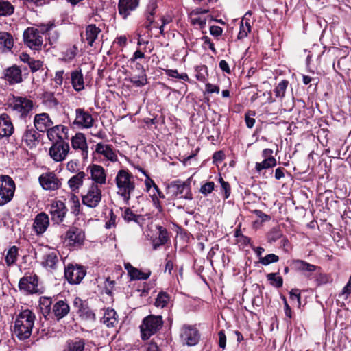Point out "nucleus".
<instances>
[{"label": "nucleus", "mask_w": 351, "mask_h": 351, "mask_svg": "<svg viewBox=\"0 0 351 351\" xmlns=\"http://www.w3.org/2000/svg\"><path fill=\"white\" fill-rule=\"evenodd\" d=\"M35 319V314L29 309H25L16 315L14 332L20 340L27 339L31 336Z\"/></svg>", "instance_id": "nucleus-1"}, {"label": "nucleus", "mask_w": 351, "mask_h": 351, "mask_svg": "<svg viewBox=\"0 0 351 351\" xmlns=\"http://www.w3.org/2000/svg\"><path fill=\"white\" fill-rule=\"evenodd\" d=\"M115 182L117 187V194L123 198L126 204H128L131 195L136 187L134 177L128 170L121 169L117 172Z\"/></svg>", "instance_id": "nucleus-2"}, {"label": "nucleus", "mask_w": 351, "mask_h": 351, "mask_svg": "<svg viewBox=\"0 0 351 351\" xmlns=\"http://www.w3.org/2000/svg\"><path fill=\"white\" fill-rule=\"evenodd\" d=\"M163 320L160 315H150L145 317L140 326L141 338L148 339L156 333L162 326Z\"/></svg>", "instance_id": "nucleus-3"}, {"label": "nucleus", "mask_w": 351, "mask_h": 351, "mask_svg": "<svg viewBox=\"0 0 351 351\" xmlns=\"http://www.w3.org/2000/svg\"><path fill=\"white\" fill-rule=\"evenodd\" d=\"M10 108L20 119H25L31 114L34 103L25 97L14 96Z\"/></svg>", "instance_id": "nucleus-4"}, {"label": "nucleus", "mask_w": 351, "mask_h": 351, "mask_svg": "<svg viewBox=\"0 0 351 351\" xmlns=\"http://www.w3.org/2000/svg\"><path fill=\"white\" fill-rule=\"evenodd\" d=\"M15 191V183L9 176H0V206L10 202Z\"/></svg>", "instance_id": "nucleus-5"}, {"label": "nucleus", "mask_w": 351, "mask_h": 351, "mask_svg": "<svg viewBox=\"0 0 351 351\" xmlns=\"http://www.w3.org/2000/svg\"><path fill=\"white\" fill-rule=\"evenodd\" d=\"M101 190L98 185L91 184L85 195L82 196V204L89 208H96L101 200Z\"/></svg>", "instance_id": "nucleus-6"}, {"label": "nucleus", "mask_w": 351, "mask_h": 351, "mask_svg": "<svg viewBox=\"0 0 351 351\" xmlns=\"http://www.w3.org/2000/svg\"><path fill=\"white\" fill-rule=\"evenodd\" d=\"M25 44L33 50H40L43 46V37L38 29L28 27L23 33Z\"/></svg>", "instance_id": "nucleus-7"}, {"label": "nucleus", "mask_w": 351, "mask_h": 351, "mask_svg": "<svg viewBox=\"0 0 351 351\" xmlns=\"http://www.w3.org/2000/svg\"><path fill=\"white\" fill-rule=\"evenodd\" d=\"M180 337L182 342L189 346L196 345L199 339V334L197 328L187 324L183 325L180 328Z\"/></svg>", "instance_id": "nucleus-8"}, {"label": "nucleus", "mask_w": 351, "mask_h": 351, "mask_svg": "<svg viewBox=\"0 0 351 351\" xmlns=\"http://www.w3.org/2000/svg\"><path fill=\"white\" fill-rule=\"evenodd\" d=\"M69 149V145L67 142L59 141L53 143L49 148V154L54 161L62 162L66 158Z\"/></svg>", "instance_id": "nucleus-9"}, {"label": "nucleus", "mask_w": 351, "mask_h": 351, "mask_svg": "<svg viewBox=\"0 0 351 351\" xmlns=\"http://www.w3.org/2000/svg\"><path fill=\"white\" fill-rule=\"evenodd\" d=\"M49 212L51 215V220L58 224L63 221L67 213V208L63 202L56 200L49 205Z\"/></svg>", "instance_id": "nucleus-10"}, {"label": "nucleus", "mask_w": 351, "mask_h": 351, "mask_svg": "<svg viewBox=\"0 0 351 351\" xmlns=\"http://www.w3.org/2000/svg\"><path fill=\"white\" fill-rule=\"evenodd\" d=\"M85 235L82 229L71 227L65 235L64 243L71 247H78L83 244Z\"/></svg>", "instance_id": "nucleus-11"}, {"label": "nucleus", "mask_w": 351, "mask_h": 351, "mask_svg": "<svg viewBox=\"0 0 351 351\" xmlns=\"http://www.w3.org/2000/svg\"><path fill=\"white\" fill-rule=\"evenodd\" d=\"M86 275L82 266L69 265L64 268V276L70 284H79Z\"/></svg>", "instance_id": "nucleus-12"}, {"label": "nucleus", "mask_w": 351, "mask_h": 351, "mask_svg": "<svg viewBox=\"0 0 351 351\" xmlns=\"http://www.w3.org/2000/svg\"><path fill=\"white\" fill-rule=\"evenodd\" d=\"M19 287L26 293L38 292V278L36 274L25 276L19 280Z\"/></svg>", "instance_id": "nucleus-13"}, {"label": "nucleus", "mask_w": 351, "mask_h": 351, "mask_svg": "<svg viewBox=\"0 0 351 351\" xmlns=\"http://www.w3.org/2000/svg\"><path fill=\"white\" fill-rule=\"evenodd\" d=\"M39 182L45 190L54 191L58 189L61 186V182L52 172L43 173L39 177Z\"/></svg>", "instance_id": "nucleus-14"}, {"label": "nucleus", "mask_w": 351, "mask_h": 351, "mask_svg": "<svg viewBox=\"0 0 351 351\" xmlns=\"http://www.w3.org/2000/svg\"><path fill=\"white\" fill-rule=\"evenodd\" d=\"M1 77L10 85L21 83L23 81L22 71L19 66L12 65L6 68L3 71Z\"/></svg>", "instance_id": "nucleus-15"}, {"label": "nucleus", "mask_w": 351, "mask_h": 351, "mask_svg": "<svg viewBox=\"0 0 351 351\" xmlns=\"http://www.w3.org/2000/svg\"><path fill=\"white\" fill-rule=\"evenodd\" d=\"M94 119L92 115L84 108L75 109V119L73 124L82 128H90L93 125Z\"/></svg>", "instance_id": "nucleus-16"}, {"label": "nucleus", "mask_w": 351, "mask_h": 351, "mask_svg": "<svg viewBox=\"0 0 351 351\" xmlns=\"http://www.w3.org/2000/svg\"><path fill=\"white\" fill-rule=\"evenodd\" d=\"M68 131L69 129L67 127L62 125H58L49 128L46 132L48 139L56 143L68 138Z\"/></svg>", "instance_id": "nucleus-17"}, {"label": "nucleus", "mask_w": 351, "mask_h": 351, "mask_svg": "<svg viewBox=\"0 0 351 351\" xmlns=\"http://www.w3.org/2000/svg\"><path fill=\"white\" fill-rule=\"evenodd\" d=\"M70 312V306L66 301L58 300L52 306L49 317L60 321L65 317Z\"/></svg>", "instance_id": "nucleus-18"}, {"label": "nucleus", "mask_w": 351, "mask_h": 351, "mask_svg": "<svg viewBox=\"0 0 351 351\" xmlns=\"http://www.w3.org/2000/svg\"><path fill=\"white\" fill-rule=\"evenodd\" d=\"M87 171L90 174V179L94 182L93 184L103 185L106 182V174L103 167L99 165H89Z\"/></svg>", "instance_id": "nucleus-19"}, {"label": "nucleus", "mask_w": 351, "mask_h": 351, "mask_svg": "<svg viewBox=\"0 0 351 351\" xmlns=\"http://www.w3.org/2000/svg\"><path fill=\"white\" fill-rule=\"evenodd\" d=\"M39 133L33 128L27 127L22 136V142L29 148L36 147L39 143Z\"/></svg>", "instance_id": "nucleus-20"}, {"label": "nucleus", "mask_w": 351, "mask_h": 351, "mask_svg": "<svg viewBox=\"0 0 351 351\" xmlns=\"http://www.w3.org/2000/svg\"><path fill=\"white\" fill-rule=\"evenodd\" d=\"M49 226V219L45 213H38L34 219L33 229L36 235L43 234Z\"/></svg>", "instance_id": "nucleus-21"}, {"label": "nucleus", "mask_w": 351, "mask_h": 351, "mask_svg": "<svg viewBox=\"0 0 351 351\" xmlns=\"http://www.w3.org/2000/svg\"><path fill=\"white\" fill-rule=\"evenodd\" d=\"M139 4V0H119L118 3L119 14L125 19L135 10Z\"/></svg>", "instance_id": "nucleus-22"}, {"label": "nucleus", "mask_w": 351, "mask_h": 351, "mask_svg": "<svg viewBox=\"0 0 351 351\" xmlns=\"http://www.w3.org/2000/svg\"><path fill=\"white\" fill-rule=\"evenodd\" d=\"M34 125L38 131L45 132L52 126L53 121L49 115L44 112L34 116Z\"/></svg>", "instance_id": "nucleus-23"}, {"label": "nucleus", "mask_w": 351, "mask_h": 351, "mask_svg": "<svg viewBox=\"0 0 351 351\" xmlns=\"http://www.w3.org/2000/svg\"><path fill=\"white\" fill-rule=\"evenodd\" d=\"M71 145L74 149H80L82 151L83 158L88 157V147L84 134L79 132L73 136L71 138Z\"/></svg>", "instance_id": "nucleus-24"}, {"label": "nucleus", "mask_w": 351, "mask_h": 351, "mask_svg": "<svg viewBox=\"0 0 351 351\" xmlns=\"http://www.w3.org/2000/svg\"><path fill=\"white\" fill-rule=\"evenodd\" d=\"M14 132L11 119L6 113L0 114V138L10 136Z\"/></svg>", "instance_id": "nucleus-25"}, {"label": "nucleus", "mask_w": 351, "mask_h": 351, "mask_svg": "<svg viewBox=\"0 0 351 351\" xmlns=\"http://www.w3.org/2000/svg\"><path fill=\"white\" fill-rule=\"evenodd\" d=\"M172 186L176 188L175 195L179 198L192 199V194L190 191V184L180 181H176L172 184Z\"/></svg>", "instance_id": "nucleus-26"}, {"label": "nucleus", "mask_w": 351, "mask_h": 351, "mask_svg": "<svg viewBox=\"0 0 351 351\" xmlns=\"http://www.w3.org/2000/svg\"><path fill=\"white\" fill-rule=\"evenodd\" d=\"M95 152L97 154L103 155L111 162H116L118 160L117 156L111 145L99 143L96 145Z\"/></svg>", "instance_id": "nucleus-27"}, {"label": "nucleus", "mask_w": 351, "mask_h": 351, "mask_svg": "<svg viewBox=\"0 0 351 351\" xmlns=\"http://www.w3.org/2000/svg\"><path fill=\"white\" fill-rule=\"evenodd\" d=\"M58 255V253L56 251H51L46 253L43 256L42 265L51 269H57L60 264V260Z\"/></svg>", "instance_id": "nucleus-28"}, {"label": "nucleus", "mask_w": 351, "mask_h": 351, "mask_svg": "<svg viewBox=\"0 0 351 351\" xmlns=\"http://www.w3.org/2000/svg\"><path fill=\"white\" fill-rule=\"evenodd\" d=\"M125 269L127 270L131 280H147L151 275V271L143 272L129 263H125Z\"/></svg>", "instance_id": "nucleus-29"}, {"label": "nucleus", "mask_w": 351, "mask_h": 351, "mask_svg": "<svg viewBox=\"0 0 351 351\" xmlns=\"http://www.w3.org/2000/svg\"><path fill=\"white\" fill-rule=\"evenodd\" d=\"M86 341L84 339L75 337L66 341L63 351H84Z\"/></svg>", "instance_id": "nucleus-30"}, {"label": "nucleus", "mask_w": 351, "mask_h": 351, "mask_svg": "<svg viewBox=\"0 0 351 351\" xmlns=\"http://www.w3.org/2000/svg\"><path fill=\"white\" fill-rule=\"evenodd\" d=\"M291 265L296 271L303 273H311L315 271L318 268L314 265L299 259L293 260L291 262Z\"/></svg>", "instance_id": "nucleus-31"}, {"label": "nucleus", "mask_w": 351, "mask_h": 351, "mask_svg": "<svg viewBox=\"0 0 351 351\" xmlns=\"http://www.w3.org/2000/svg\"><path fill=\"white\" fill-rule=\"evenodd\" d=\"M14 40L12 35L5 32H0V51L7 52L13 47Z\"/></svg>", "instance_id": "nucleus-32"}, {"label": "nucleus", "mask_w": 351, "mask_h": 351, "mask_svg": "<svg viewBox=\"0 0 351 351\" xmlns=\"http://www.w3.org/2000/svg\"><path fill=\"white\" fill-rule=\"evenodd\" d=\"M71 83L75 90L80 92L84 88L83 74L81 70H75L71 73Z\"/></svg>", "instance_id": "nucleus-33"}, {"label": "nucleus", "mask_w": 351, "mask_h": 351, "mask_svg": "<svg viewBox=\"0 0 351 351\" xmlns=\"http://www.w3.org/2000/svg\"><path fill=\"white\" fill-rule=\"evenodd\" d=\"M86 173L84 171H80L72 176L68 181V185L73 192H76L82 186Z\"/></svg>", "instance_id": "nucleus-34"}, {"label": "nucleus", "mask_w": 351, "mask_h": 351, "mask_svg": "<svg viewBox=\"0 0 351 351\" xmlns=\"http://www.w3.org/2000/svg\"><path fill=\"white\" fill-rule=\"evenodd\" d=\"M158 235L152 241L153 249L156 250L159 246L167 243L169 239L168 232L166 228L158 226Z\"/></svg>", "instance_id": "nucleus-35"}, {"label": "nucleus", "mask_w": 351, "mask_h": 351, "mask_svg": "<svg viewBox=\"0 0 351 351\" xmlns=\"http://www.w3.org/2000/svg\"><path fill=\"white\" fill-rule=\"evenodd\" d=\"M100 32L101 29L95 25L91 24L86 26L85 31L86 40L89 46H93V43L97 38Z\"/></svg>", "instance_id": "nucleus-36"}, {"label": "nucleus", "mask_w": 351, "mask_h": 351, "mask_svg": "<svg viewBox=\"0 0 351 351\" xmlns=\"http://www.w3.org/2000/svg\"><path fill=\"white\" fill-rule=\"evenodd\" d=\"M102 322L108 327H114L118 324L116 311L114 309H106L102 317Z\"/></svg>", "instance_id": "nucleus-37"}, {"label": "nucleus", "mask_w": 351, "mask_h": 351, "mask_svg": "<svg viewBox=\"0 0 351 351\" xmlns=\"http://www.w3.org/2000/svg\"><path fill=\"white\" fill-rule=\"evenodd\" d=\"M40 311L43 316L47 318L51 315L52 310V299L48 297H41L39 300Z\"/></svg>", "instance_id": "nucleus-38"}, {"label": "nucleus", "mask_w": 351, "mask_h": 351, "mask_svg": "<svg viewBox=\"0 0 351 351\" xmlns=\"http://www.w3.org/2000/svg\"><path fill=\"white\" fill-rule=\"evenodd\" d=\"M19 255V248L13 245L10 247L5 256V261L8 266L13 265L16 263Z\"/></svg>", "instance_id": "nucleus-39"}, {"label": "nucleus", "mask_w": 351, "mask_h": 351, "mask_svg": "<svg viewBox=\"0 0 351 351\" xmlns=\"http://www.w3.org/2000/svg\"><path fill=\"white\" fill-rule=\"evenodd\" d=\"M122 216L124 220L128 223L135 222L140 224L141 220L143 219L141 215L135 214L130 208H125Z\"/></svg>", "instance_id": "nucleus-40"}, {"label": "nucleus", "mask_w": 351, "mask_h": 351, "mask_svg": "<svg viewBox=\"0 0 351 351\" xmlns=\"http://www.w3.org/2000/svg\"><path fill=\"white\" fill-rule=\"evenodd\" d=\"M128 80L136 87H141L147 84V79L146 74L130 75Z\"/></svg>", "instance_id": "nucleus-41"}, {"label": "nucleus", "mask_w": 351, "mask_h": 351, "mask_svg": "<svg viewBox=\"0 0 351 351\" xmlns=\"http://www.w3.org/2000/svg\"><path fill=\"white\" fill-rule=\"evenodd\" d=\"M276 163L277 162L275 158L264 159L262 162L256 163L255 169L257 172L260 173L263 169L275 167Z\"/></svg>", "instance_id": "nucleus-42"}, {"label": "nucleus", "mask_w": 351, "mask_h": 351, "mask_svg": "<svg viewBox=\"0 0 351 351\" xmlns=\"http://www.w3.org/2000/svg\"><path fill=\"white\" fill-rule=\"evenodd\" d=\"M14 7L8 1L0 0V16H10L14 13Z\"/></svg>", "instance_id": "nucleus-43"}, {"label": "nucleus", "mask_w": 351, "mask_h": 351, "mask_svg": "<svg viewBox=\"0 0 351 351\" xmlns=\"http://www.w3.org/2000/svg\"><path fill=\"white\" fill-rule=\"evenodd\" d=\"M289 85V81L283 80L280 82L274 89L275 96L278 98L282 99L285 96V92Z\"/></svg>", "instance_id": "nucleus-44"}, {"label": "nucleus", "mask_w": 351, "mask_h": 351, "mask_svg": "<svg viewBox=\"0 0 351 351\" xmlns=\"http://www.w3.org/2000/svg\"><path fill=\"white\" fill-rule=\"evenodd\" d=\"M169 300V295L166 292L161 291L158 294L154 304L157 307L164 308L168 304Z\"/></svg>", "instance_id": "nucleus-45"}, {"label": "nucleus", "mask_w": 351, "mask_h": 351, "mask_svg": "<svg viewBox=\"0 0 351 351\" xmlns=\"http://www.w3.org/2000/svg\"><path fill=\"white\" fill-rule=\"evenodd\" d=\"M278 273H270L267 275V280L271 286L280 288L283 285V279L281 276H277Z\"/></svg>", "instance_id": "nucleus-46"}, {"label": "nucleus", "mask_w": 351, "mask_h": 351, "mask_svg": "<svg viewBox=\"0 0 351 351\" xmlns=\"http://www.w3.org/2000/svg\"><path fill=\"white\" fill-rule=\"evenodd\" d=\"M77 314L82 319L85 320L93 321L95 319L94 313H93L86 304H85L82 309L79 310V313Z\"/></svg>", "instance_id": "nucleus-47"}, {"label": "nucleus", "mask_w": 351, "mask_h": 351, "mask_svg": "<svg viewBox=\"0 0 351 351\" xmlns=\"http://www.w3.org/2000/svg\"><path fill=\"white\" fill-rule=\"evenodd\" d=\"M165 72L166 75H168L169 77L180 79V80H182L184 81L189 80V77L186 73H184L180 74V73H178V72L176 69H166V70H165Z\"/></svg>", "instance_id": "nucleus-48"}, {"label": "nucleus", "mask_w": 351, "mask_h": 351, "mask_svg": "<svg viewBox=\"0 0 351 351\" xmlns=\"http://www.w3.org/2000/svg\"><path fill=\"white\" fill-rule=\"evenodd\" d=\"M155 14V8H148V12L146 15V22L144 26L146 29H150L152 24L154 23V16Z\"/></svg>", "instance_id": "nucleus-49"}, {"label": "nucleus", "mask_w": 351, "mask_h": 351, "mask_svg": "<svg viewBox=\"0 0 351 351\" xmlns=\"http://www.w3.org/2000/svg\"><path fill=\"white\" fill-rule=\"evenodd\" d=\"M279 260V257L274 254H269L265 257H261L259 261L264 265H267L270 263H276Z\"/></svg>", "instance_id": "nucleus-50"}, {"label": "nucleus", "mask_w": 351, "mask_h": 351, "mask_svg": "<svg viewBox=\"0 0 351 351\" xmlns=\"http://www.w3.org/2000/svg\"><path fill=\"white\" fill-rule=\"evenodd\" d=\"M214 189L215 183L213 182H207L201 186L199 192L204 195L206 196L211 193Z\"/></svg>", "instance_id": "nucleus-51"}, {"label": "nucleus", "mask_w": 351, "mask_h": 351, "mask_svg": "<svg viewBox=\"0 0 351 351\" xmlns=\"http://www.w3.org/2000/svg\"><path fill=\"white\" fill-rule=\"evenodd\" d=\"M282 236L281 232L278 228H273L268 234V242L272 243L276 242L278 239Z\"/></svg>", "instance_id": "nucleus-52"}, {"label": "nucleus", "mask_w": 351, "mask_h": 351, "mask_svg": "<svg viewBox=\"0 0 351 351\" xmlns=\"http://www.w3.org/2000/svg\"><path fill=\"white\" fill-rule=\"evenodd\" d=\"M77 53V47L76 45H73L71 47L68 49L66 52L64 57L66 59L69 60H71L74 59V58L76 56Z\"/></svg>", "instance_id": "nucleus-53"}, {"label": "nucleus", "mask_w": 351, "mask_h": 351, "mask_svg": "<svg viewBox=\"0 0 351 351\" xmlns=\"http://www.w3.org/2000/svg\"><path fill=\"white\" fill-rule=\"evenodd\" d=\"M251 32V29L248 27H246V25H244L243 23H241L240 24V29L239 32L238 34V38L239 39H243L247 36L248 34Z\"/></svg>", "instance_id": "nucleus-54"}, {"label": "nucleus", "mask_w": 351, "mask_h": 351, "mask_svg": "<svg viewBox=\"0 0 351 351\" xmlns=\"http://www.w3.org/2000/svg\"><path fill=\"white\" fill-rule=\"evenodd\" d=\"M191 23L193 25H199L201 29H203L206 26V19L197 16L191 18Z\"/></svg>", "instance_id": "nucleus-55"}, {"label": "nucleus", "mask_w": 351, "mask_h": 351, "mask_svg": "<svg viewBox=\"0 0 351 351\" xmlns=\"http://www.w3.org/2000/svg\"><path fill=\"white\" fill-rule=\"evenodd\" d=\"M219 182L221 183V188L224 191V198L228 199L230 195V186L229 183L224 181L222 178H219Z\"/></svg>", "instance_id": "nucleus-56"}, {"label": "nucleus", "mask_w": 351, "mask_h": 351, "mask_svg": "<svg viewBox=\"0 0 351 351\" xmlns=\"http://www.w3.org/2000/svg\"><path fill=\"white\" fill-rule=\"evenodd\" d=\"M141 171L146 176V179L145 180V185L146 190L149 191L152 187L154 189V186H157L154 181L149 178L148 175H147L146 172L141 169Z\"/></svg>", "instance_id": "nucleus-57"}, {"label": "nucleus", "mask_w": 351, "mask_h": 351, "mask_svg": "<svg viewBox=\"0 0 351 351\" xmlns=\"http://www.w3.org/2000/svg\"><path fill=\"white\" fill-rule=\"evenodd\" d=\"M29 66L32 72H36L42 68L43 63L40 60H33Z\"/></svg>", "instance_id": "nucleus-58"}, {"label": "nucleus", "mask_w": 351, "mask_h": 351, "mask_svg": "<svg viewBox=\"0 0 351 351\" xmlns=\"http://www.w3.org/2000/svg\"><path fill=\"white\" fill-rule=\"evenodd\" d=\"M316 280L317 282V285H319L322 284H326L331 281L330 278L328 275L323 274H320L319 276L317 278Z\"/></svg>", "instance_id": "nucleus-59"}, {"label": "nucleus", "mask_w": 351, "mask_h": 351, "mask_svg": "<svg viewBox=\"0 0 351 351\" xmlns=\"http://www.w3.org/2000/svg\"><path fill=\"white\" fill-rule=\"evenodd\" d=\"M110 219L106 223L105 227L110 229L115 226L116 223V215L113 213L112 210L110 213Z\"/></svg>", "instance_id": "nucleus-60"}, {"label": "nucleus", "mask_w": 351, "mask_h": 351, "mask_svg": "<svg viewBox=\"0 0 351 351\" xmlns=\"http://www.w3.org/2000/svg\"><path fill=\"white\" fill-rule=\"evenodd\" d=\"M222 28L219 26L213 25L210 27V33L215 37H219L222 34Z\"/></svg>", "instance_id": "nucleus-61"}, {"label": "nucleus", "mask_w": 351, "mask_h": 351, "mask_svg": "<svg viewBox=\"0 0 351 351\" xmlns=\"http://www.w3.org/2000/svg\"><path fill=\"white\" fill-rule=\"evenodd\" d=\"M151 197H152V202H153V205L154 206L158 209V210L159 212H161L162 210V206L160 204V202L159 201V198H158L157 195L156 193H153L151 195Z\"/></svg>", "instance_id": "nucleus-62"}, {"label": "nucleus", "mask_w": 351, "mask_h": 351, "mask_svg": "<svg viewBox=\"0 0 351 351\" xmlns=\"http://www.w3.org/2000/svg\"><path fill=\"white\" fill-rule=\"evenodd\" d=\"M86 304L84 303L83 300L77 297L73 300V307L76 309L77 313H79V310L82 309Z\"/></svg>", "instance_id": "nucleus-63"}, {"label": "nucleus", "mask_w": 351, "mask_h": 351, "mask_svg": "<svg viewBox=\"0 0 351 351\" xmlns=\"http://www.w3.org/2000/svg\"><path fill=\"white\" fill-rule=\"evenodd\" d=\"M206 90L209 93H219V87L218 86L212 84L210 83H207L206 84Z\"/></svg>", "instance_id": "nucleus-64"}]
</instances>
